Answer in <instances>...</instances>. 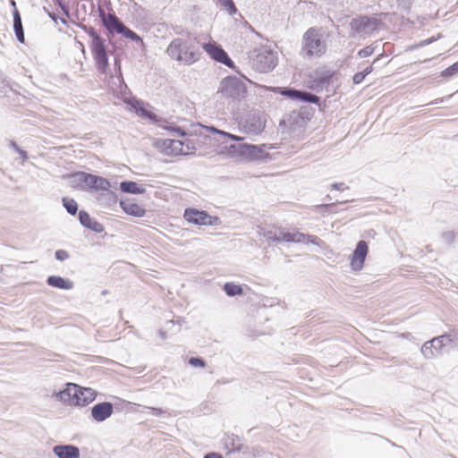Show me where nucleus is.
<instances>
[{
	"instance_id": "30",
	"label": "nucleus",
	"mask_w": 458,
	"mask_h": 458,
	"mask_svg": "<svg viewBox=\"0 0 458 458\" xmlns=\"http://www.w3.org/2000/svg\"><path fill=\"white\" fill-rule=\"evenodd\" d=\"M203 129H205V130H206V131H212V132H214V133H216V134H218V135H220V136H221V137H223V138H228V139H230V140H238V141H240V140H242V139L241 137H239V136H236V135H233V134H231V133H228V132H225V131H220V130H218V129H216V128H215V127H213V126H211V127L204 126V127H203Z\"/></svg>"
},
{
	"instance_id": "9",
	"label": "nucleus",
	"mask_w": 458,
	"mask_h": 458,
	"mask_svg": "<svg viewBox=\"0 0 458 458\" xmlns=\"http://www.w3.org/2000/svg\"><path fill=\"white\" fill-rule=\"evenodd\" d=\"M274 92L278 93L289 99L303 103L319 104V98L310 92L300 90L293 88H275Z\"/></svg>"
},
{
	"instance_id": "23",
	"label": "nucleus",
	"mask_w": 458,
	"mask_h": 458,
	"mask_svg": "<svg viewBox=\"0 0 458 458\" xmlns=\"http://www.w3.org/2000/svg\"><path fill=\"white\" fill-rule=\"evenodd\" d=\"M48 285L64 290H70L73 287V282L59 276H50L47 279Z\"/></svg>"
},
{
	"instance_id": "32",
	"label": "nucleus",
	"mask_w": 458,
	"mask_h": 458,
	"mask_svg": "<svg viewBox=\"0 0 458 458\" xmlns=\"http://www.w3.org/2000/svg\"><path fill=\"white\" fill-rule=\"evenodd\" d=\"M142 106H143L142 102L137 101L136 105L133 106V107L136 108L138 111H140L143 116L148 117L150 120H155L157 118V115L153 112L148 111V110L145 109L144 107H142Z\"/></svg>"
},
{
	"instance_id": "33",
	"label": "nucleus",
	"mask_w": 458,
	"mask_h": 458,
	"mask_svg": "<svg viewBox=\"0 0 458 458\" xmlns=\"http://www.w3.org/2000/svg\"><path fill=\"white\" fill-rule=\"evenodd\" d=\"M221 5H223L230 15H233L237 13L233 0H216Z\"/></svg>"
},
{
	"instance_id": "52",
	"label": "nucleus",
	"mask_w": 458,
	"mask_h": 458,
	"mask_svg": "<svg viewBox=\"0 0 458 458\" xmlns=\"http://www.w3.org/2000/svg\"><path fill=\"white\" fill-rule=\"evenodd\" d=\"M325 199H327V200H331L332 199H331L330 195H327V196L325 197Z\"/></svg>"
},
{
	"instance_id": "53",
	"label": "nucleus",
	"mask_w": 458,
	"mask_h": 458,
	"mask_svg": "<svg viewBox=\"0 0 458 458\" xmlns=\"http://www.w3.org/2000/svg\"><path fill=\"white\" fill-rule=\"evenodd\" d=\"M12 4H13V6H15V2H14V1H12Z\"/></svg>"
},
{
	"instance_id": "29",
	"label": "nucleus",
	"mask_w": 458,
	"mask_h": 458,
	"mask_svg": "<svg viewBox=\"0 0 458 458\" xmlns=\"http://www.w3.org/2000/svg\"><path fill=\"white\" fill-rule=\"evenodd\" d=\"M63 205L66 211L72 216H74L78 211V204L73 199L67 197L63 198Z\"/></svg>"
},
{
	"instance_id": "46",
	"label": "nucleus",
	"mask_w": 458,
	"mask_h": 458,
	"mask_svg": "<svg viewBox=\"0 0 458 458\" xmlns=\"http://www.w3.org/2000/svg\"><path fill=\"white\" fill-rule=\"evenodd\" d=\"M17 153L20 154V156L22 157V159H27L28 158V154L25 150L21 149V148H19Z\"/></svg>"
},
{
	"instance_id": "41",
	"label": "nucleus",
	"mask_w": 458,
	"mask_h": 458,
	"mask_svg": "<svg viewBox=\"0 0 458 458\" xmlns=\"http://www.w3.org/2000/svg\"><path fill=\"white\" fill-rule=\"evenodd\" d=\"M306 238L308 240V242H310L312 244L318 245V242H320V239L318 236H315V235H306L305 234V239Z\"/></svg>"
},
{
	"instance_id": "24",
	"label": "nucleus",
	"mask_w": 458,
	"mask_h": 458,
	"mask_svg": "<svg viewBox=\"0 0 458 458\" xmlns=\"http://www.w3.org/2000/svg\"><path fill=\"white\" fill-rule=\"evenodd\" d=\"M13 30H14L16 38L19 42L24 43L25 37H24L21 17L20 12L16 8L13 11Z\"/></svg>"
},
{
	"instance_id": "48",
	"label": "nucleus",
	"mask_w": 458,
	"mask_h": 458,
	"mask_svg": "<svg viewBox=\"0 0 458 458\" xmlns=\"http://www.w3.org/2000/svg\"><path fill=\"white\" fill-rule=\"evenodd\" d=\"M9 146L11 148H13L16 152L20 148L19 146L16 144V142L14 140H11L10 143H9Z\"/></svg>"
},
{
	"instance_id": "11",
	"label": "nucleus",
	"mask_w": 458,
	"mask_h": 458,
	"mask_svg": "<svg viewBox=\"0 0 458 458\" xmlns=\"http://www.w3.org/2000/svg\"><path fill=\"white\" fill-rule=\"evenodd\" d=\"M183 216L189 223L194 225H214L219 222L217 216H211L206 211H199L195 208L185 209Z\"/></svg>"
},
{
	"instance_id": "4",
	"label": "nucleus",
	"mask_w": 458,
	"mask_h": 458,
	"mask_svg": "<svg viewBox=\"0 0 458 458\" xmlns=\"http://www.w3.org/2000/svg\"><path fill=\"white\" fill-rule=\"evenodd\" d=\"M70 182L72 187L81 188L84 191H108L111 186L107 179L85 172H77L71 174Z\"/></svg>"
},
{
	"instance_id": "15",
	"label": "nucleus",
	"mask_w": 458,
	"mask_h": 458,
	"mask_svg": "<svg viewBox=\"0 0 458 458\" xmlns=\"http://www.w3.org/2000/svg\"><path fill=\"white\" fill-rule=\"evenodd\" d=\"M369 247L365 241H360L353 250L351 266L353 270H360L368 254Z\"/></svg>"
},
{
	"instance_id": "3",
	"label": "nucleus",
	"mask_w": 458,
	"mask_h": 458,
	"mask_svg": "<svg viewBox=\"0 0 458 458\" xmlns=\"http://www.w3.org/2000/svg\"><path fill=\"white\" fill-rule=\"evenodd\" d=\"M81 28L91 38L89 47L98 71L101 73H106L109 65L106 39L100 37L93 27L81 25Z\"/></svg>"
},
{
	"instance_id": "7",
	"label": "nucleus",
	"mask_w": 458,
	"mask_h": 458,
	"mask_svg": "<svg viewBox=\"0 0 458 458\" xmlns=\"http://www.w3.org/2000/svg\"><path fill=\"white\" fill-rule=\"evenodd\" d=\"M219 92L225 98L240 100L247 93L245 84L236 77H227L220 83Z\"/></svg>"
},
{
	"instance_id": "37",
	"label": "nucleus",
	"mask_w": 458,
	"mask_h": 458,
	"mask_svg": "<svg viewBox=\"0 0 458 458\" xmlns=\"http://www.w3.org/2000/svg\"><path fill=\"white\" fill-rule=\"evenodd\" d=\"M189 363L193 367H205V360L201 358L191 357L189 360Z\"/></svg>"
},
{
	"instance_id": "49",
	"label": "nucleus",
	"mask_w": 458,
	"mask_h": 458,
	"mask_svg": "<svg viewBox=\"0 0 458 458\" xmlns=\"http://www.w3.org/2000/svg\"><path fill=\"white\" fill-rule=\"evenodd\" d=\"M372 72V66L367 67L362 72L365 74V77Z\"/></svg>"
},
{
	"instance_id": "14",
	"label": "nucleus",
	"mask_w": 458,
	"mask_h": 458,
	"mask_svg": "<svg viewBox=\"0 0 458 458\" xmlns=\"http://www.w3.org/2000/svg\"><path fill=\"white\" fill-rule=\"evenodd\" d=\"M333 73L330 72H316L314 75H311L308 82V87L317 92H320L324 89L327 90Z\"/></svg>"
},
{
	"instance_id": "6",
	"label": "nucleus",
	"mask_w": 458,
	"mask_h": 458,
	"mask_svg": "<svg viewBox=\"0 0 458 458\" xmlns=\"http://www.w3.org/2000/svg\"><path fill=\"white\" fill-rule=\"evenodd\" d=\"M251 64L252 67L259 72H270L277 65V54L265 47L258 49Z\"/></svg>"
},
{
	"instance_id": "51",
	"label": "nucleus",
	"mask_w": 458,
	"mask_h": 458,
	"mask_svg": "<svg viewBox=\"0 0 458 458\" xmlns=\"http://www.w3.org/2000/svg\"><path fill=\"white\" fill-rule=\"evenodd\" d=\"M159 334H160L161 337H163V338L165 337V332L160 331Z\"/></svg>"
},
{
	"instance_id": "35",
	"label": "nucleus",
	"mask_w": 458,
	"mask_h": 458,
	"mask_svg": "<svg viewBox=\"0 0 458 458\" xmlns=\"http://www.w3.org/2000/svg\"><path fill=\"white\" fill-rule=\"evenodd\" d=\"M374 51H375V47L367 46L358 52V56L360 58H365V57L371 55L374 53Z\"/></svg>"
},
{
	"instance_id": "16",
	"label": "nucleus",
	"mask_w": 458,
	"mask_h": 458,
	"mask_svg": "<svg viewBox=\"0 0 458 458\" xmlns=\"http://www.w3.org/2000/svg\"><path fill=\"white\" fill-rule=\"evenodd\" d=\"M78 392V385L69 383L66 385V387L56 394V397L62 403L69 405H76L78 406V403H80V398L76 394Z\"/></svg>"
},
{
	"instance_id": "36",
	"label": "nucleus",
	"mask_w": 458,
	"mask_h": 458,
	"mask_svg": "<svg viewBox=\"0 0 458 458\" xmlns=\"http://www.w3.org/2000/svg\"><path fill=\"white\" fill-rule=\"evenodd\" d=\"M455 235L453 232H445L442 234V239L446 244H452L454 242Z\"/></svg>"
},
{
	"instance_id": "39",
	"label": "nucleus",
	"mask_w": 458,
	"mask_h": 458,
	"mask_svg": "<svg viewBox=\"0 0 458 458\" xmlns=\"http://www.w3.org/2000/svg\"><path fill=\"white\" fill-rule=\"evenodd\" d=\"M365 79V74L363 72H357L354 74L352 81L354 84H360Z\"/></svg>"
},
{
	"instance_id": "44",
	"label": "nucleus",
	"mask_w": 458,
	"mask_h": 458,
	"mask_svg": "<svg viewBox=\"0 0 458 458\" xmlns=\"http://www.w3.org/2000/svg\"><path fill=\"white\" fill-rule=\"evenodd\" d=\"M173 131L179 136H184L186 134L184 131L180 127H175L173 129Z\"/></svg>"
},
{
	"instance_id": "22",
	"label": "nucleus",
	"mask_w": 458,
	"mask_h": 458,
	"mask_svg": "<svg viewBox=\"0 0 458 458\" xmlns=\"http://www.w3.org/2000/svg\"><path fill=\"white\" fill-rule=\"evenodd\" d=\"M120 206L126 214L136 217H142L146 213L142 207L134 202L121 200Z\"/></svg>"
},
{
	"instance_id": "2",
	"label": "nucleus",
	"mask_w": 458,
	"mask_h": 458,
	"mask_svg": "<svg viewBox=\"0 0 458 458\" xmlns=\"http://www.w3.org/2000/svg\"><path fill=\"white\" fill-rule=\"evenodd\" d=\"M327 51V43L323 39L320 28L311 27L303 34L301 54L304 57H320Z\"/></svg>"
},
{
	"instance_id": "19",
	"label": "nucleus",
	"mask_w": 458,
	"mask_h": 458,
	"mask_svg": "<svg viewBox=\"0 0 458 458\" xmlns=\"http://www.w3.org/2000/svg\"><path fill=\"white\" fill-rule=\"evenodd\" d=\"M100 18L104 24V26L106 28V30L111 32H116L120 33V30H122L123 26L124 25L120 19L114 14V13H108L106 14L105 12L100 9Z\"/></svg>"
},
{
	"instance_id": "45",
	"label": "nucleus",
	"mask_w": 458,
	"mask_h": 458,
	"mask_svg": "<svg viewBox=\"0 0 458 458\" xmlns=\"http://www.w3.org/2000/svg\"><path fill=\"white\" fill-rule=\"evenodd\" d=\"M150 409L154 415H160V414L164 413V411L161 408H150Z\"/></svg>"
},
{
	"instance_id": "17",
	"label": "nucleus",
	"mask_w": 458,
	"mask_h": 458,
	"mask_svg": "<svg viewBox=\"0 0 458 458\" xmlns=\"http://www.w3.org/2000/svg\"><path fill=\"white\" fill-rule=\"evenodd\" d=\"M113 411L114 405L111 403H98L91 408V416L96 421L102 422L108 419Z\"/></svg>"
},
{
	"instance_id": "12",
	"label": "nucleus",
	"mask_w": 458,
	"mask_h": 458,
	"mask_svg": "<svg viewBox=\"0 0 458 458\" xmlns=\"http://www.w3.org/2000/svg\"><path fill=\"white\" fill-rule=\"evenodd\" d=\"M203 49L209 55V56L215 61L221 63L227 67H233L234 64L229 57L227 53L222 48L221 46L216 42L204 43L202 45Z\"/></svg>"
},
{
	"instance_id": "43",
	"label": "nucleus",
	"mask_w": 458,
	"mask_h": 458,
	"mask_svg": "<svg viewBox=\"0 0 458 458\" xmlns=\"http://www.w3.org/2000/svg\"><path fill=\"white\" fill-rule=\"evenodd\" d=\"M204 458H223L221 454L217 453H209L207 454Z\"/></svg>"
},
{
	"instance_id": "13",
	"label": "nucleus",
	"mask_w": 458,
	"mask_h": 458,
	"mask_svg": "<svg viewBox=\"0 0 458 458\" xmlns=\"http://www.w3.org/2000/svg\"><path fill=\"white\" fill-rule=\"evenodd\" d=\"M445 341H451L447 335H440L427 341L421 347V353L426 359H432L440 354L445 346Z\"/></svg>"
},
{
	"instance_id": "50",
	"label": "nucleus",
	"mask_w": 458,
	"mask_h": 458,
	"mask_svg": "<svg viewBox=\"0 0 458 458\" xmlns=\"http://www.w3.org/2000/svg\"><path fill=\"white\" fill-rule=\"evenodd\" d=\"M231 440H232L233 448L236 449L237 451H240L241 450V446L240 445L239 446H235L234 445V442H233L234 441V437H233V436L232 437Z\"/></svg>"
},
{
	"instance_id": "40",
	"label": "nucleus",
	"mask_w": 458,
	"mask_h": 458,
	"mask_svg": "<svg viewBox=\"0 0 458 458\" xmlns=\"http://www.w3.org/2000/svg\"><path fill=\"white\" fill-rule=\"evenodd\" d=\"M331 189L336 191H344L349 189V187L345 186L344 182H335L331 184Z\"/></svg>"
},
{
	"instance_id": "42",
	"label": "nucleus",
	"mask_w": 458,
	"mask_h": 458,
	"mask_svg": "<svg viewBox=\"0 0 458 458\" xmlns=\"http://www.w3.org/2000/svg\"><path fill=\"white\" fill-rule=\"evenodd\" d=\"M435 40V38L432 37V38H429L428 39H425V40H422L420 41L419 44H418V47H424V46H427L430 43H432L433 41Z\"/></svg>"
},
{
	"instance_id": "10",
	"label": "nucleus",
	"mask_w": 458,
	"mask_h": 458,
	"mask_svg": "<svg viewBox=\"0 0 458 458\" xmlns=\"http://www.w3.org/2000/svg\"><path fill=\"white\" fill-rule=\"evenodd\" d=\"M240 128L247 134L259 135L265 128V121L259 113H251L240 123Z\"/></svg>"
},
{
	"instance_id": "8",
	"label": "nucleus",
	"mask_w": 458,
	"mask_h": 458,
	"mask_svg": "<svg viewBox=\"0 0 458 458\" xmlns=\"http://www.w3.org/2000/svg\"><path fill=\"white\" fill-rule=\"evenodd\" d=\"M380 23L381 21L377 18L362 15L352 19L350 27L354 32L367 36L377 30Z\"/></svg>"
},
{
	"instance_id": "27",
	"label": "nucleus",
	"mask_w": 458,
	"mask_h": 458,
	"mask_svg": "<svg viewBox=\"0 0 458 458\" xmlns=\"http://www.w3.org/2000/svg\"><path fill=\"white\" fill-rule=\"evenodd\" d=\"M122 191L131 194H142L146 191L145 188L139 186L135 182L123 181L120 183Z\"/></svg>"
},
{
	"instance_id": "38",
	"label": "nucleus",
	"mask_w": 458,
	"mask_h": 458,
	"mask_svg": "<svg viewBox=\"0 0 458 458\" xmlns=\"http://www.w3.org/2000/svg\"><path fill=\"white\" fill-rule=\"evenodd\" d=\"M55 257L57 260L64 261L69 259V253L64 250H58L55 253Z\"/></svg>"
},
{
	"instance_id": "1",
	"label": "nucleus",
	"mask_w": 458,
	"mask_h": 458,
	"mask_svg": "<svg viewBox=\"0 0 458 458\" xmlns=\"http://www.w3.org/2000/svg\"><path fill=\"white\" fill-rule=\"evenodd\" d=\"M166 54L172 59L191 65L199 59L200 52L189 41L176 38H174L166 48Z\"/></svg>"
},
{
	"instance_id": "26",
	"label": "nucleus",
	"mask_w": 458,
	"mask_h": 458,
	"mask_svg": "<svg viewBox=\"0 0 458 458\" xmlns=\"http://www.w3.org/2000/svg\"><path fill=\"white\" fill-rule=\"evenodd\" d=\"M164 147L167 153L173 155H184L186 154L182 149V142L177 140H165Z\"/></svg>"
},
{
	"instance_id": "34",
	"label": "nucleus",
	"mask_w": 458,
	"mask_h": 458,
	"mask_svg": "<svg viewBox=\"0 0 458 458\" xmlns=\"http://www.w3.org/2000/svg\"><path fill=\"white\" fill-rule=\"evenodd\" d=\"M458 73V61L456 63H454V64H452L451 66H449L448 68L445 69L441 75L443 77H452L453 75Z\"/></svg>"
},
{
	"instance_id": "47",
	"label": "nucleus",
	"mask_w": 458,
	"mask_h": 458,
	"mask_svg": "<svg viewBox=\"0 0 458 458\" xmlns=\"http://www.w3.org/2000/svg\"><path fill=\"white\" fill-rule=\"evenodd\" d=\"M335 205V203H329V204H323L319 206L322 209L328 210L329 208H333Z\"/></svg>"
},
{
	"instance_id": "21",
	"label": "nucleus",
	"mask_w": 458,
	"mask_h": 458,
	"mask_svg": "<svg viewBox=\"0 0 458 458\" xmlns=\"http://www.w3.org/2000/svg\"><path fill=\"white\" fill-rule=\"evenodd\" d=\"M79 220H80V223L84 227H86L95 233H100L104 232V230H105L102 224L92 219L90 217V216L89 215V213L84 210H81L79 212Z\"/></svg>"
},
{
	"instance_id": "28",
	"label": "nucleus",
	"mask_w": 458,
	"mask_h": 458,
	"mask_svg": "<svg viewBox=\"0 0 458 458\" xmlns=\"http://www.w3.org/2000/svg\"><path fill=\"white\" fill-rule=\"evenodd\" d=\"M224 290L228 296L241 295L243 293L242 286L233 283H225Z\"/></svg>"
},
{
	"instance_id": "31",
	"label": "nucleus",
	"mask_w": 458,
	"mask_h": 458,
	"mask_svg": "<svg viewBox=\"0 0 458 458\" xmlns=\"http://www.w3.org/2000/svg\"><path fill=\"white\" fill-rule=\"evenodd\" d=\"M123 36H124L127 38H130L133 41L139 42L141 41V38L140 36H138L133 30L127 28L125 25L123 26L122 30H120V33Z\"/></svg>"
},
{
	"instance_id": "25",
	"label": "nucleus",
	"mask_w": 458,
	"mask_h": 458,
	"mask_svg": "<svg viewBox=\"0 0 458 458\" xmlns=\"http://www.w3.org/2000/svg\"><path fill=\"white\" fill-rule=\"evenodd\" d=\"M78 398H80V403H78V406H85L95 400L96 394L91 388H82L78 386Z\"/></svg>"
},
{
	"instance_id": "5",
	"label": "nucleus",
	"mask_w": 458,
	"mask_h": 458,
	"mask_svg": "<svg viewBox=\"0 0 458 458\" xmlns=\"http://www.w3.org/2000/svg\"><path fill=\"white\" fill-rule=\"evenodd\" d=\"M259 233L263 235L268 242H302L305 241L304 233L298 231H284L283 228H272L267 230L260 228Z\"/></svg>"
},
{
	"instance_id": "20",
	"label": "nucleus",
	"mask_w": 458,
	"mask_h": 458,
	"mask_svg": "<svg viewBox=\"0 0 458 458\" xmlns=\"http://www.w3.org/2000/svg\"><path fill=\"white\" fill-rule=\"evenodd\" d=\"M58 458H80V449L72 445H59L53 448Z\"/></svg>"
},
{
	"instance_id": "18",
	"label": "nucleus",
	"mask_w": 458,
	"mask_h": 458,
	"mask_svg": "<svg viewBox=\"0 0 458 458\" xmlns=\"http://www.w3.org/2000/svg\"><path fill=\"white\" fill-rule=\"evenodd\" d=\"M231 150L238 152L240 155L247 156L251 158H259L262 157V149L256 145L243 143L232 144L229 146Z\"/></svg>"
}]
</instances>
